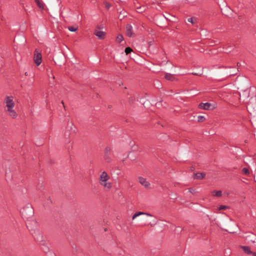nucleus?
<instances>
[{
    "instance_id": "obj_1",
    "label": "nucleus",
    "mask_w": 256,
    "mask_h": 256,
    "mask_svg": "<svg viewBox=\"0 0 256 256\" xmlns=\"http://www.w3.org/2000/svg\"><path fill=\"white\" fill-rule=\"evenodd\" d=\"M33 223L34 224L32 225L27 223L26 226L36 242L40 244L44 245V238L42 234L38 228L36 222H33Z\"/></svg>"
},
{
    "instance_id": "obj_2",
    "label": "nucleus",
    "mask_w": 256,
    "mask_h": 256,
    "mask_svg": "<svg viewBox=\"0 0 256 256\" xmlns=\"http://www.w3.org/2000/svg\"><path fill=\"white\" fill-rule=\"evenodd\" d=\"M20 212L22 218L26 221V224H30V225L33 224L34 220H32V216L34 214V210L30 204L24 206L20 210Z\"/></svg>"
},
{
    "instance_id": "obj_3",
    "label": "nucleus",
    "mask_w": 256,
    "mask_h": 256,
    "mask_svg": "<svg viewBox=\"0 0 256 256\" xmlns=\"http://www.w3.org/2000/svg\"><path fill=\"white\" fill-rule=\"evenodd\" d=\"M110 176L104 171L101 174L99 178L100 184L104 188L108 190L112 188L111 183L108 182V180Z\"/></svg>"
},
{
    "instance_id": "obj_4",
    "label": "nucleus",
    "mask_w": 256,
    "mask_h": 256,
    "mask_svg": "<svg viewBox=\"0 0 256 256\" xmlns=\"http://www.w3.org/2000/svg\"><path fill=\"white\" fill-rule=\"evenodd\" d=\"M247 110L250 114L252 112H256V100H251L247 105Z\"/></svg>"
},
{
    "instance_id": "obj_5",
    "label": "nucleus",
    "mask_w": 256,
    "mask_h": 256,
    "mask_svg": "<svg viewBox=\"0 0 256 256\" xmlns=\"http://www.w3.org/2000/svg\"><path fill=\"white\" fill-rule=\"evenodd\" d=\"M34 61L37 66H39L42 62V55L37 49L34 52Z\"/></svg>"
},
{
    "instance_id": "obj_6",
    "label": "nucleus",
    "mask_w": 256,
    "mask_h": 256,
    "mask_svg": "<svg viewBox=\"0 0 256 256\" xmlns=\"http://www.w3.org/2000/svg\"><path fill=\"white\" fill-rule=\"evenodd\" d=\"M4 102L6 104V106L7 108L10 107V108H14V106L13 97L12 96H7L5 98Z\"/></svg>"
},
{
    "instance_id": "obj_7",
    "label": "nucleus",
    "mask_w": 256,
    "mask_h": 256,
    "mask_svg": "<svg viewBox=\"0 0 256 256\" xmlns=\"http://www.w3.org/2000/svg\"><path fill=\"white\" fill-rule=\"evenodd\" d=\"M138 180H139V182L142 184V185L143 186H144L146 188H150V183L148 182L146 178L142 177V176H139L138 177Z\"/></svg>"
},
{
    "instance_id": "obj_8",
    "label": "nucleus",
    "mask_w": 256,
    "mask_h": 256,
    "mask_svg": "<svg viewBox=\"0 0 256 256\" xmlns=\"http://www.w3.org/2000/svg\"><path fill=\"white\" fill-rule=\"evenodd\" d=\"M126 34L129 37L133 36L134 33L132 32V26L131 24H128L126 26Z\"/></svg>"
},
{
    "instance_id": "obj_9",
    "label": "nucleus",
    "mask_w": 256,
    "mask_h": 256,
    "mask_svg": "<svg viewBox=\"0 0 256 256\" xmlns=\"http://www.w3.org/2000/svg\"><path fill=\"white\" fill-rule=\"evenodd\" d=\"M211 106H212V104L209 102L200 103L198 105L199 108L206 110L210 109Z\"/></svg>"
},
{
    "instance_id": "obj_10",
    "label": "nucleus",
    "mask_w": 256,
    "mask_h": 256,
    "mask_svg": "<svg viewBox=\"0 0 256 256\" xmlns=\"http://www.w3.org/2000/svg\"><path fill=\"white\" fill-rule=\"evenodd\" d=\"M7 111L8 112L9 115L13 118H14L17 116V114L16 111L14 110V108H10V107L8 108Z\"/></svg>"
},
{
    "instance_id": "obj_11",
    "label": "nucleus",
    "mask_w": 256,
    "mask_h": 256,
    "mask_svg": "<svg viewBox=\"0 0 256 256\" xmlns=\"http://www.w3.org/2000/svg\"><path fill=\"white\" fill-rule=\"evenodd\" d=\"M94 34L98 37L99 39H104L105 36V32L103 31L96 30Z\"/></svg>"
},
{
    "instance_id": "obj_12",
    "label": "nucleus",
    "mask_w": 256,
    "mask_h": 256,
    "mask_svg": "<svg viewBox=\"0 0 256 256\" xmlns=\"http://www.w3.org/2000/svg\"><path fill=\"white\" fill-rule=\"evenodd\" d=\"M47 74L50 79V83L52 82V80L54 78V76L52 74V70L50 68L47 69Z\"/></svg>"
},
{
    "instance_id": "obj_13",
    "label": "nucleus",
    "mask_w": 256,
    "mask_h": 256,
    "mask_svg": "<svg viewBox=\"0 0 256 256\" xmlns=\"http://www.w3.org/2000/svg\"><path fill=\"white\" fill-rule=\"evenodd\" d=\"M206 174L204 172L196 173L194 174V178L202 179L204 177Z\"/></svg>"
},
{
    "instance_id": "obj_14",
    "label": "nucleus",
    "mask_w": 256,
    "mask_h": 256,
    "mask_svg": "<svg viewBox=\"0 0 256 256\" xmlns=\"http://www.w3.org/2000/svg\"><path fill=\"white\" fill-rule=\"evenodd\" d=\"M104 159L106 162H110L112 160L110 154H104Z\"/></svg>"
},
{
    "instance_id": "obj_15",
    "label": "nucleus",
    "mask_w": 256,
    "mask_h": 256,
    "mask_svg": "<svg viewBox=\"0 0 256 256\" xmlns=\"http://www.w3.org/2000/svg\"><path fill=\"white\" fill-rule=\"evenodd\" d=\"M164 78L167 80L172 81L174 80V76L172 74L167 73L166 74Z\"/></svg>"
},
{
    "instance_id": "obj_16",
    "label": "nucleus",
    "mask_w": 256,
    "mask_h": 256,
    "mask_svg": "<svg viewBox=\"0 0 256 256\" xmlns=\"http://www.w3.org/2000/svg\"><path fill=\"white\" fill-rule=\"evenodd\" d=\"M232 70L230 72L228 73L230 76H234L237 74V72L238 71V68H232Z\"/></svg>"
},
{
    "instance_id": "obj_17",
    "label": "nucleus",
    "mask_w": 256,
    "mask_h": 256,
    "mask_svg": "<svg viewBox=\"0 0 256 256\" xmlns=\"http://www.w3.org/2000/svg\"><path fill=\"white\" fill-rule=\"evenodd\" d=\"M212 194L216 196H220L222 195V192L221 190H214Z\"/></svg>"
},
{
    "instance_id": "obj_18",
    "label": "nucleus",
    "mask_w": 256,
    "mask_h": 256,
    "mask_svg": "<svg viewBox=\"0 0 256 256\" xmlns=\"http://www.w3.org/2000/svg\"><path fill=\"white\" fill-rule=\"evenodd\" d=\"M242 249H243L244 251L245 252H246V253H247L248 254L251 253V251H250V248L248 246H242Z\"/></svg>"
},
{
    "instance_id": "obj_19",
    "label": "nucleus",
    "mask_w": 256,
    "mask_h": 256,
    "mask_svg": "<svg viewBox=\"0 0 256 256\" xmlns=\"http://www.w3.org/2000/svg\"><path fill=\"white\" fill-rule=\"evenodd\" d=\"M123 39L124 38L122 36L121 34H118L116 37V40L117 42L120 43L123 40Z\"/></svg>"
},
{
    "instance_id": "obj_20",
    "label": "nucleus",
    "mask_w": 256,
    "mask_h": 256,
    "mask_svg": "<svg viewBox=\"0 0 256 256\" xmlns=\"http://www.w3.org/2000/svg\"><path fill=\"white\" fill-rule=\"evenodd\" d=\"M188 21L189 22H190L192 24H194L196 23V19H195L193 18H190L188 19Z\"/></svg>"
},
{
    "instance_id": "obj_21",
    "label": "nucleus",
    "mask_w": 256,
    "mask_h": 256,
    "mask_svg": "<svg viewBox=\"0 0 256 256\" xmlns=\"http://www.w3.org/2000/svg\"><path fill=\"white\" fill-rule=\"evenodd\" d=\"M111 150L110 148L107 146L105 148L104 150V154H110Z\"/></svg>"
},
{
    "instance_id": "obj_22",
    "label": "nucleus",
    "mask_w": 256,
    "mask_h": 256,
    "mask_svg": "<svg viewBox=\"0 0 256 256\" xmlns=\"http://www.w3.org/2000/svg\"><path fill=\"white\" fill-rule=\"evenodd\" d=\"M132 51V49L130 47H128V48H126V49H125V52L126 55L130 53Z\"/></svg>"
},
{
    "instance_id": "obj_23",
    "label": "nucleus",
    "mask_w": 256,
    "mask_h": 256,
    "mask_svg": "<svg viewBox=\"0 0 256 256\" xmlns=\"http://www.w3.org/2000/svg\"><path fill=\"white\" fill-rule=\"evenodd\" d=\"M242 172L245 174H250L248 170L246 168H242Z\"/></svg>"
},
{
    "instance_id": "obj_24",
    "label": "nucleus",
    "mask_w": 256,
    "mask_h": 256,
    "mask_svg": "<svg viewBox=\"0 0 256 256\" xmlns=\"http://www.w3.org/2000/svg\"><path fill=\"white\" fill-rule=\"evenodd\" d=\"M68 29L70 32H76L77 30L76 28L74 27V26H69L68 28Z\"/></svg>"
},
{
    "instance_id": "obj_25",
    "label": "nucleus",
    "mask_w": 256,
    "mask_h": 256,
    "mask_svg": "<svg viewBox=\"0 0 256 256\" xmlns=\"http://www.w3.org/2000/svg\"><path fill=\"white\" fill-rule=\"evenodd\" d=\"M228 208V206H220V207H219V210H226V209H227Z\"/></svg>"
},
{
    "instance_id": "obj_26",
    "label": "nucleus",
    "mask_w": 256,
    "mask_h": 256,
    "mask_svg": "<svg viewBox=\"0 0 256 256\" xmlns=\"http://www.w3.org/2000/svg\"><path fill=\"white\" fill-rule=\"evenodd\" d=\"M204 120V116H198V120L199 122H202V121H203Z\"/></svg>"
},
{
    "instance_id": "obj_27",
    "label": "nucleus",
    "mask_w": 256,
    "mask_h": 256,
    "mask_svg": "<svg viewBox=\"0 0 256 256\" xmlns=\"http://www.w3.org/2000/svg\"><path fill=\"white\" fill-rule=\"evenodd\" d=\"M136 214H138V216H139L140 215L144 214L146 212H137Z\"/></svg>"
},
{
    "instance_id": "obj_28",
    "label": "nucleus",
    "mask_w": 256,
    "mask_h": 256,
    "mask_svg": "<svg viewBox=\"0 0 256 256\" xmlns=\"http://www.w3.org/2000/svg\"><path fill=\"white\" fill-rule=\"evenodd\" d=\"M72 124H70V126H69L70 128V130H72V132H74L75 130H72Z\"/></svg>"
},
{
    "instance_id": "obj_29",
    "label": "nucleus",
    "mask_w": 256,
    "mask_h": 256,
    "mask_svg": "<svg viewBox=\"0 0 256 256\" xmlns=\"http://www.w3.org/2000/svg\"><path fill=\"white\" fill-rule=\"evenodd\" d=\"M175 230L176 232H179L180 231H181V228H180V227H178L176 228Z\"/></svg>"
},
{
    "instance_id": "obj_30",
    "label": "nucleus",
    "mask_w": 256,
    "mask_h": 256,
    "mask_svg": "<svg viewBox=\"0 0 256 256\" xmlns=\"http://www.w3.org/2000/svg\"><path fill=\"white\" fill-rule=\"evenodd\" d=\"M138 216V214L136 213L135 214H134L132 217V220H134V218H136Z\"/></svg>"
},
{
    "instance_id": "obj_31",
    "label": "nucleus",
    "mask_w": 256,
    "mask_h": 256,
    "mask_svg": "<svg viewBox=\"0 0 256 256\" xmlns=\"http://www.w3.org/2000/svg\"><path fill=\"white\" fill-rule=\"evenodd\" d=\"M189 192L192 194H194L195 192L194 190L191 188L189 189Z\"/></svg>"
},
{
    "instance_id": "obj_32",
    "label": "nucleus",
    "mask_w": 256,
    "mask_h": 256,
    "mask_svg": "<svg viewBox=\"0 0 256 256\" xmlns=\"http://www.w3.org/2000/svg\"><path fill=\"white\" fill-rule=\"evenodd\" d=\"M37 3H38V6H39L40 8H42V6H43L42 4H41L40 2H37Z\"/></svg>"
},
{
    "instance_id": "obj_33",
    "label": "nucleus",
    "mask_w": 256,
    "mask_h": 256,
    "mask_svg": "<svg viewBox=\"0 0 256 256\" xmlns=\"http://www.w3.org/2000/svg\"><path fill=\"white\" fill-rule=\"evenodd\" d=\"M231 49H232L231 48H230V49H229L228 48H226V52H230L231 51Z\"/></svg>"
},
{
    "instance_id": "obj_34",
    "label": "nucleus",
    "mask_w": 256,
    "mask_h": 256,
    "mask_svg": "<svg viewBox=\"0 0 256 256\" xmlns=\"http://www.w3.org/2000/svg\"><path fill=\"white\" fill-rule=\"evenodd\" d=\"M144 214L148 216H152L151 214H148V213H146V214Z\"/></svg>"
},
{
    "instance_id": "obj_35",
    "label": "nucleus",
    "mask_w": 256,
    "mask_h": 256,
    "mask_svg": "<svg viewBox=\"0 0 256 256\" xmlns=\"http://www.w3.org/2000/svg\"><path fill=\"white\" fill-rule=\"evenodd\" d=\"M160 102H157V103L156 104V106H159L160 105Z\"/></svg>"
},
{
    "instance_id": "obj_36",
    "label": "nucleus",
    "mask_w": 256,
    "mask_h": 256,
    "mask_svg": "<svg viewBox=\"0 0 256 256\" xmlns=\"http://www.w3.org/2000/svg\"><path fill=\"white\" fill-rule=\"evenodd\" d=\"M229 253H230V252H226V251L225 252V254H226V255H228V254H229Z\"/></svg>"
},
{
    "instance_id": "obj_37",
    "label": "nucleus",
    "mask_w": 256,
    "mask_h": 256,
    "mask_svg": "<svg viewBox=\"0 0 256 256\" xmlns=\"http://www.w3.org/2000/svg\"><path fill=\"white\" fill-rule=\"evenodd\" d=\"M24 74H25L26 76H28V72H26L24 73Z\"/></svg>"
},
{
    "instance_id": "obj_38",
    "label": "nucleus",
    "mask_w": 256,
    "mask_h": 256,
    "mask_svg": "<svg viewBox=\"0 0 256 256\" xmlns=\"http://www.w3.org/2000/svg\"><path fill=\"white\" fill-rule=\"evenodd\" d=\"M253 256H256V252H254V253L253 254Z\"/></svg>"
},
{
    "instance_id": "obj_39",
    "label": "nucleus",
    "mask_w": 256,
    "mask_h": 256,
    "mask_svg": "<svg viewBox=\"0 0 256 256\" xmlns=\"http://www.w3.org/2000/svg\"><path fill=\"white\" fill-rule=\"evenodd\" d=\"M239 65H240V63H239V62H238V63L237 64V66H239Z\"/></svg>"
}]
</instances>
